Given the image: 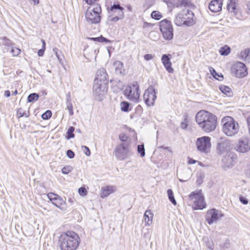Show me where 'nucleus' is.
<instances>
[{"label": "nucleus", "instance_id": "f257e3e1", "mask_svg": "<svg viewBox=\"0 0 250 250\" xmlns=\"http://www.w3.org/2000/svg\"><path fill=\"white\" fill-rule=\"evenodd\" d=\"M80 242L79 236L73 231L62 233L59 239L60 247L62 250H76Z\"/></svg>", "mask_w": 250, "mask_h": 250}, {"label": "nucleus", "instance_id": "f03ea898", "mask_svg": "<svg viewBox=\"0 0 250 250\" xmlns=\"http://www.w3.org/2000/svg\"><path fill=\"white\" fill-rule=\"evenodd\" d=\"M197 123L201 125H216L217 117L212 113L205 111L201 110L196 115Z\"/></svg>", "mask_w": 250, "mask_h": 250}, {"label": "nucleus", "instance_id": "7ed1b4c3", "mask_svg": "<svg viewBox=\"0 0 250 250\" xmlns=\"http://www.w3.org/2000/svg\"><path fill=\"white\" fill-rule=\"evenodd\" d=\"M101 11V6L99 4L95 5L93 8L88 7L85 15L86 21L91 24L100 22Z\"/></svg>", "mask_w": 250, "mask_h": 250}, {"label": "nucleus", "instance_id": "20e7f679", "mask_svg": "<svg viewBox=\"0 0 250 250\" xmlns=\"http://www.w3.org/2000/svg\"><path fill=\"white\" fill-rule=\"evenodd\" d=\"M130 146V145L126 144H120L117 145L114 152L117 159L123 161L127 158L131 154Z\"/></svg>", "mask_w": 250, "mask_h": 250}, {"label": "nucleus", "instance_id": "39448f33", "mask_svg": "<svg viewBox=\"0 0 250 250\" xmlns=\"http://www.w3.org/2000/svg\"><path fill=\"white\" fill-rule=\"evenodd\" d=\"M160 29L164 38L166 40H171L173 38V29L171 22L164 20L160 22Z\"/></svg>", "mask_w": 250, "mask_h": 250}, {"label": "nucleus", "instance_id": "423d86ee", "mask_svg": "<svg viewBox=\"0 0 250 250\" xmlns=\"http://www.w3.org/2000/svg\"><path fill=\"white\" fill-rule=\"evenodd\" d=\"M189 199L193 203L194 209H202L206 208V203L201 190L197 192H192L189 195Z\"/></svg>", "mask_w": 250, "mask_h": 250}, {"label": "nucleus", "instance_id": "0eeeda50", "mask_svg": "<svg viewBox=\"0 0 250 250\" xmlns=\"http://www.w3.org/2000/svg\"><path fill=\"white\" fill-rule=\"evenodd\" d=\"M125 95L130 101H137L140 97L139 85L137 82H133L124 90Z\"/></svg>", "mask_w": 250, "mask_h": 250}, {"label": "nucleus", "instance_id": "6e6552de", "mask_svg": "<svg viewBox=\"0 0 250 250\" xmlns=\"http://www.w3.org/2000/svg\"><path fill=\"white\" fill-rule=\"evenodd\" d=\"M197 150L201 153H208L211 147L210 138L208 136L198 138L196 142Z\"/></svg>", "mask_w": 250, "mask_h": 250}, {"label": "nucleus", "instance_id": "1a4fd4ad", "mask_svg": "<svg viewBox=\"0 0 250 250\" xmlns=\"http://www.w3.org/2000/svg\"><path fill=\"white\" fill-rule=\"evenodd\" d=\"M107 88V84H105L104 83L94 82L93 92L96 99L99 101L102 100L106 94Z\"/></svg>", "mask_w": 250, "mask_h": 250}, {"label": "nucleus", "instance_id": "9d476101", "mask_svg": "<svg viewBox=\"0 0 250 250\" xmlns=\"http://www.w3.org/2000/svg\"><path fill=\"white\" fill-rule=\"evenodd\" d=\"M47 197L51 201L52 203L56 207L59 208L62 210H66V203L62 197L53 192L48 193Z\"/></svg>", "mask_w": 250, "mask_h": 250}, {"label": "nucleus", "instance_id": "9b49d317", "mask_svg": "<svg viewBox=\"0 0 250 250\" xmlns=\"http://www.w3.org/2000/svg\"><path fill=\"white\" fill-rule=\"evenodd\" d=\"M156 91L152 86H150L144 94V100L147 106H153L156 99Z\"/></svg>", "mask_w": 250, "mask_h": 250}, {"label": "nucleus", "instance_id": "f8f14e48", "mask_svg": "<svg viewBox=\"0 0 250 250\" xmlns=\"http://www.w3.org/2000/svg\"><path fill=\"white\" fill-rule=\"evenodd\" d=\"M231 70L232 72L236 77H244L247 74L245 65L240 62H237L235 63L232 66Z\"/></svg>", "mask_w": 250, "mask_h": 250}, {"label": "nucleus", "instance_id": "ddd939ff", "mask_svg": "<svg viewBox=\"0 0 250 250\" xmlns=\"http://www.w3.org/2000/svg\"><path fill=\"white\" fill-rule=\"evenodd\" d=\"M236 156L234 153L227 152L222 160V167L226 170V168H230L234 165V160Z\"/></svg>", "mask_w": 250, "mask_h": 250}, {"label": "nucleus", "instance_id": "4468645a", "mask_svg": "<svg viewBox=\"0 0 250 250\" xmlns=\"http://www.w3.org/2000/svg\"><path fill=\"white\" fill-rule=\"evenodd\" d=\"M236 149L241 153H245L250 150V142L247 138H243L239 140Z\"/></svg>", "mask_w": 250, "mask_h": 250}, {"label": "nucleus", "instance_id": "2eb2a0df", "mask_svg": "<svg viewBox=\"0 0 250 250\" xmlns=\"http://www.w3.org/2000/svg\"><path fill=\"white\" fill-rule=\"evenodd\" d=\"M219 218V211L214 208L208 210L206 216V221L209 225L216 221Z\"/></svg>", "mask_w": 250, "mask_h": 250}, {"label": "nucleus", "instance_id": "dca6fc26", "mask_svg": "<svg viewBox=\"0 0 250 250\" xmlns=\"http://www.w3.org/2000/svg\"><path fill=\"white\" fill-rule=\"evenodd\" d=\"M107 77L106 70L103 68H100L96 72L94 82L104 83L105 84H107Z\"/></svg>", "mask_w": 250, "mask_h": 250}, {"label": "nucleus", "instance_id": "f3484780", "mask_svg": "<svg viewBox=\"0 0 250 250\" xmlns=\"http://www.w3.org/2000/svg\"><path fill=\"white\" fill-rule=\"evenodd\" d=\"M123 10L124 8L121 7L120 4H113L111 7V11L114 13H116V10H118V16H116L112 18L110 21L116 22L122 19L124 15V13L123 12Z\"/></svg>", "mask_w": 250, "mask_h": 250}, {"label": "nucleus", "instance_id": "a211bd4d", "mask_svg": "<svg viewBox=\"0 0 250 250\" xmlns=\"http://www.w3.org/2000/svg\"><path fill=\"white\" fill-rule=\"evenodd\" d=\"M223 132L228 136H232L238 133L239 126H223Z\"/></svg>", "mask_w": 250, "mask_h": 250}, {"label": "nucleus", "instance_id": "6ab92c4d", "mask_svg": "<svg viewBox=\"0 0 250 250\" xmlns=\"http://www.w3.org/2000/svg\"><path fill=\"white\" fill-rule=\"evenodd\" d=\"M170 54H164L162 57V62L167 70L169 73L173 72V69L171 67V62H170Z\"/></svg>", "mask_w": 250, "mask_h": 250}, {"label": "nucleus", "instance_id": "aec40b11", "mask_svg": "<svg viewBox=\"0 0 250 250\" xmlns=\"http://www.w3.org/2000/svg\"><path fill=\"white\" fill-rule=\"evenodd\" d=\"M223 2L218 0H212L209 4V10L213 12H217L221 10Z\"/></svg>", "mask_w": 250, "mask_h": 250}, {"label": "nucleus", "instance_id": "412c9836", "mask_svg": "<svg viewBox=\"0 0 250 250\" xmlns=\"http://www.w3.org/2000/svg\"><path fill=\"white\" fill-rule=\"evenodd\" d=\"M187 12L188 11L184 9L177 15L174 20V22L176 25L177 26H181L183 24L186 25L185 15Z\"/></svg>", "mask_w": 250, "mask_h": 250}, {"label": "nucleus", "instance_id": "4be33fe9", "mask_svg": "<svg viewBox=\"0 0 250 250\" xmlns=\"http://www.w3.org/2000/svg\"><path fill=\"white\" fill-rule=\"evenodd\" d=\"M116 190V188L114 186H107L103 187L101 188V197L104 198L107 197L110 194L114 192Z\"/></svg>", "mask_w": 250, "mask_h": 250}, {"label": "nucleus", "instance_id": "5701e85b", "mask_svg": "<svg viewBox=\"0 0 250 250\" xmlns=\"http://www.w3.org/2000/svg\"><path fill=\"white\" fill-rule=\"evenodd\" d=\"M188 11L186 13L185 15V20L186 22V25L187 26H192L195 23V21L194 19V15L193 13L189 10L188 9H185Z\"/></svg>", "mask_w": 250, "mask_h": 250}, {"label": "nucleus", "instance_id": "b1692460", "mask_svg": "<svg viewBox=\"0 0 250 250\" xmlns=\"http://www.w3.org/2000/svg\"><path fill=\"white\" fill-rule=\"evenodd\" d=\"M113 65L117 74L123 75L125 74V69L122 62L117 61L114 62Z\"/></svg>", "mask_w": 250, "mask_h": 250}, {"label": "nucleus", "instance_id": "393cba45", "mask_svg": "<svg viewBox=\"0 0 250 250\" xmlns=\"http://www.w3.org/2000/svg\"><path fill=\"white\" fill-rule=\"evenodd\" d=\"M153 214L150 210H146L144 215V221L146 225H150L152 223Z\"/></svg>", "mask_w": 250, "mask_h": 250}, {"label": "nucleus", "instance_id": "a878e982", "mask_svg": "<svg viewBox=\"0 0 250 250\" xmlns=\"http://www.w3.org/2000/svg\"><path fill=\"white\" fill-rule=\"evenodd\" d=\"M227 149L228 147L227 142L221 141L218 143L217 149L220 154L227 151Z\"/></svg>", "mask_w": 250, "mask_h": 250}, {"label": "nucleus", "instance_id": "bb28decb", "mask_svg": "<svg viewBox=\"0 0 250 250\" xmlns=\"http://www.w3.org/2000/svg\"><path fill=\"white\" fill-rule=\"evenodd\" d=\"M222 125H235V121L230 116H226L222 119Z\"/></svg>", "mask_w": 250, "mask_h": 250}, {"label": "nucleus", "instance_id": "cd10ccee", "mask_svg": "<svg viewBox=\"0 0 250 250\" xmlns=\"http://www.w3.org/2000/svg\"><path fill=\"white\" fill-rule=\"evenodd\" d=\"M219 88L223 93L228 96H231L232 94V91L229 86L221 85L219 86Z\"/></svg>", "mask_w": 250, "mask_h": 250}, {"label": "nucleus", "instance_id": "c85d7f7f", "mask_svg": "<svg viewBox=\"0 0 250 250\" xmlns=\"http://www.w3.org/2000/svg\"><path fill=\"white\" fill-rule=\"evenodd\" d=\"M121 109L122 111L127 112L131 110L130 104L126 101L122 102L120 104Z\"/></svg>", "mask_w": 250, "mask_h": 250}, {"label": "nucleus", "instance_id": "c756f323", "mask_svg": "<svg viewBox=\"0 0 250 250\" xmlns=\"http://www.w3.org/2000/svg\"><path fill=\"white\" fill-rule=\"evenodd\" d=\"M119 139L122 142L121 144H126L131 146V141L128 137L124 133H121Z\"/></svg>", "mask_w": 250, "mask_h": 250}, {"label": "nucleus", "instance_id": "7c9ffc66", "mask_svg": "<svg viewBox=\"0 0 250 250\" xmlns=\"http://www.w3.org/2000/svg\"><path fill=\"white\" fill-rule=\"evenodd\" d=\"M204 178L205 174L203 172L200 171L197 173L196 184L197 185L200 186L203 183Z\"/></svg>", "mask_w": 250, "mask_h": 250}, {"label": "nucleus", "instance_id": "2f4dec72", "mask_svg": "<svg viewBox=\"0 0 250 250\" xmlns=\"http://www.w3.org/2000/svg\"><path fill=\"white\" fill-rule=\"evenodd\" d=\"M230 51V48L228 45L221 47L219 50L220 54L222 56H227Z\"/></svg>", "mask_w": 250, "mask_h": 250}, {"label": "nucleus", "instance_id": "473e14b6", "mask_svg": "<svg viewBox=\"0 0 250 250\" xmlns=\"http://www.w3.org/2000/svg\"><path fill=\"white\" fill-rule=\"evenodd\" d=\"M209 71L212 76L216 79L218 80L219 81H221L223 79V76L221 74H218L215 69L212 67L209 68Z\"/></svg>", "mask_w": 250, "mask_h": 250}, {"label": "nucleus", "instance_id": "72a5a7b5", "mask_svg": "<svg viewBox=\"0 0 250 250\" xmlns=\"http://www.w3.org/2000/svg\"><path fill=\"white\" fill-rule=\"evenodd\" d=\"M167 194L168 195V199H169V201L171 202V203L173 205H176L177 204V202H176V200L174 198V197L173 195V193L172 189H168L167 190Z\"/></svg>", "mask_w": 250, "mask_h": 250}, {"label": "nucleus", "instance_id": "f704fd0d", "mask_svg": "<svg viewBox=\"0 0 250 250\" xmlns=\"http://www.w3.org/2000/svg\"><path fill=\"white\" fill-rule=\"evenodd\" d=\"M75 130V128L73 126H70V127L68 128L67 132L66 138L67 140H69L71 138H73L74 137V131Z\"/></svg>", "mask_w": 250, "mask_h": 250}, {"label": "nucleus", "instance_id": "c9c22d12", "mask_svg": "<svg viewBox=\"0 0 250 250\" xmlns=\"http://www.w3.org/2000/svg\"><path fill=\"white\" fill-rule=\"evenodd\" d=\"M250 57V49L247 48L241 52L240 58L242 60L247 59Z\"/></svg>", "mask_w": 250, "mask_h": 250}, {"label": "nucleus", "instance_id": "e433bc0d", "mask_svg": "<svg viewBox=\"0 0 250 250\" xmlns=\"http://www.w3.org/2000/svg\"><path fill=\"white\" fill-rule=\"evenodd\" d=\"M227 9L229 12H234L235 10V3L234 0H229L227 5Z\"/></svg>", "mask_w": 250, "mask_h": 250}, {"label": "nucleus", "instance_id": "4c0bfd02", "mask_svg": "<svg viewBox=\"0 0 250 250\" xmlns=\"http://www.w3.org/2000/svg\"><path fill=\"white\" fill-rule=\"evenodd\" d=\"M137 151L141 157L145 156V149L144 144L139 145L137 146Z\"/></svg>", "mask_w": 250, "mask_h": 250}, {"label": "nucleus", "instance_id": "58836bf2", "mask_svg": "<svg viewBox=\"0 0 250 250\" xmlns=\"http://www.w3.org/2000/svg\"><path fill=\"white\" fill-rule=\"evenodd\" d=\"M39 95L37 93H34L30 94L27 98V101L28 102H33L35 101H37L39 99Z\"/></svg>", "mask_w": 250, "mask_h": 250}, {"label": "nucleus", "instance_id": "ea45409f", "mask_svg": "<svg viewBox=\"0 0 250 250\" xmlns=\"http://www.w3.org/2000/svg\"><path fill=\"white\" fill-rule=\"evenodd\" d=\"M2 40H3L2 44L4 45L7 47L6 49L7 50L9 49L10 48L13 46V44H12L11 42L8 39H7L6 37H3L2 38Z\"/></svg>", "mask_w": 250, "mask_h": 250}, {"label": "nucleus", "instance_id": "a19ab883", "mask_svg": "<svg viewBox=\"0 0 250 250\" xmlns=\"http://www.w3.org/2000/svg\"><path fill=\"white\" fill-rule=\"evenodd\" d=\"M17 116L19 117H22L25 116L27 117L29 116V112L26 113L25 111L22 108H20L17 111Z\"/></svg>", "mask_w": 250, "mask_h": 250}, {"label": "nucleus", "instance_id": "79ce46f5", "mask_svg": "<svg viewBox=\"0 0 250 250\" xmlns=\"http://www.w3.org/2000/svg\"><path fill=\"white\" fill-rule=\"evenodd\" d=\"M151 16L153 19L156 20H160L162 17L160 12L156 11H154L152 12Z\"/></svg>", "mask_w": 250, "mask_h": 250}, {"label": "nucleus", "instance_id": "37998d69", "mask_svg": "<svg viewBox=\"0 0 250 250\" xmlns=\"http://www.w3.org/2000/svg\"><path fill=\"white\" fill-rule=\"evenodd\" d=\"M73 167L69 165L64 166L62 169V173L64 174H67L72 171Z\"/></svg>", "mask_w": 250, "mask_h": 250}, {"label": "nucleus", "instance_id": "c03bdc74", "mask_svg": "<svg viewBox=\"0 0 250 250\" xmlns=\"http://www.w3.org/2000/svg\"><path fill=\"white\" fill-rule=\"evenodd\" d=\"M66 108L68 111L69 115L72 116L73 115V105L71 102H66Z\"/></svg>", "mask_w": 250, "mask_h": 250}, {"label": "nucleus", "instance_id": "a18cd8bd", "mask_svg": "<svg viewBox=\"0 0 250 250\" xmlns=\"http://www.w3.org/2000/svg\"><path fill=\"white\" fill-rule=\"evenodd\" d=\"M216 126H202V129L206 132H209L215 130Z\"/></svg>", "mask_w": 250, "mask_h": 250}, {"label": "nucleus", "instance_id": "49530a36", "mask_svg": "<svg viewBox=\"0 0 250 250\" xmlns=\"http://www.w3.org/2000/svg\"><path fill=\"white\" fill-rule=\"evenodd\" d=\"M11 48V52L13 56H17L20 53L21 50L19 48L14 47L13 46Z\"/></svg>", "mask_w": 250, "mask_h": 250}, {"label": "nucleus", "instance_id": "de8ad7c7", "mask_svg": "<svg viewBox=\"0 0 250 250\" xmlns=\"http://www.w3.org/2000/svg\"><path fill=\"white\" fill-rule=\"evenodd\" d=\"M52 115V113L50 110H47L44 113H43L42 115V117L44 120H47L49 119Z\"/></svg>", "mask_w": 250, "mask_h": 250}, {"label": "nucleus", "instance_id": "09e8293b", "mask_svg": "<svg viewBox=\"0 0 250 250\" xmlns=\"http://www.w3.org/2000/svg\"><path fill=\"white\" fill-rule=\"evenodd\" d=\"M239 199L240 202L244 205H247L249 203L248 199L244 196L240 195Z\"/></svg>", "mask_w": 250, "mask_h": 250}, {"label": "nucleus", "instance_id": "8fccbe9b", "mask_svg": "<svg viewBox=\"0 0 250 250\" xmlns=\"http://www.w3.org/2000/svg\"><path fill=\"white\" fill-rule=\"evenodd\" d=\"M97 42H110V41H109V40L107 39L106 38L101 36L99 37H97Z\"/></svg>", "mask_w": 250, "mask_h": 250}, {"label": "nucleus", "instance_id": "3c124183", "mask_svg": "<svg viewBox=\"0 0 250 250\" xmlns=\"http://www.w3.org/2000/svg\"><path fill=\"white\" fill-rule=\"evenodd\" d=\"M67 156L70 158L72 159L75 157V153L71 150H68L66 151Z\"/></svg>", "mask_w": 250, "mask_h": 250}, {"label": "nucleus", "instance_id": "603ef678", "mask_svg": "<svg viewBox=\"0 0 250 250\" xmlns=\"http://www.w3.org/2000/svg\"><path fill=\"white\" fill-rule=\"evenodd\" d=\"M79 192L80 195H85L87 193V191L84 188L81 187L79 188Z\"/></svg>", "mask_w": 250, "mask_h": 250}, {"label": "nucleus", "instance_id": "864d4df0", "mask_svg": "<svg viewBox=\"0 0 250 250\" xmlns=\"http://www.w3.org/2000/svg\"><path fill=\"white\" fill-rule=\"evenodd\" d=\"M154 55L152 54H147L144 56V59L146 61H149L154 58Z\"/></svg>", "mask_w": 250, "mask_h": 250}, {"label": "nucleus", "instance_id": "5fc2aeb1", "mask_svg": "<svg viewBox=\"0 0 250 250\" xmlns=\"http://www.w3.org/2000/svg\"><path fill=\"white\" fill-rule=\"evenodd\" d=\"M82 148H84L86 150V151L84 152V153L86 156H89L90 155L91 152L89 148L87 146H83Z\"/></svg>", "mask_w": 250, "mask_h": 250}, {"label": "nucleus", "instance_id": "6e6d98bb", "mask_svg": "<svg viewBox=\"0 0 250 250\" xmlns=\"http://www.w3.org/2000/svg\"><path fill=\"white\" fill-rule=\"evenodd\" d=\"M44 50H45V49L43 48H42V49H40L38 52V55L39 56H42L44 54Z\"/></svg>", "mask_w": 250, "mask_h": 250}, {"label": "nucleus", "instance_id": "4d7b16f0", "mask_svg": "<svg viewBox=\"0 0 250 250\" xmlns=\"http://www.w3.org/2000/svg\"><path fill=\"white\" fill-rule=\"evenodd\" d=\"M207 247L208 249H209V250H213V249H214V246H213V244L211 243H208V244H207Z\"/></svg>", "mask_w": 250, "mask_h": 250}, {"label": "nucleus", "instance_id": "13d9d810", "mask_svg": "<svg viewBox=\"0 0 250 250\" xmlns=\"http://www.w3.org/2000/svg\"><path fill=\"white\" fill-rule=\"evenodd\" d=\"M196 161L192 159V158H189L188 163L189 164H194L196 163Z\"/></svg>", "mask_w": 250, "mask_h": 250}, {"label": "nucleus", "instance_id": "bf43d9fd", "mask_svg": "<svg viewBox=\"0 0 250 250\" xmlns=\"http://www.w3.org/2000/svg\"><path fill=\"white\" fill-rule=\"evenodd\" d=\"M66 102H71V96L69 92L66 95Z\"/></svg>", "mask_w": 250, "mask_h": 250}, {"label": "nucleus", "instance_id": "052dcab7", "mask_svg": "<svg viewBox=\"0 0 250 250\" xmlns=\"http://www.w3.org/2000/svg\"><path fill=\"white\" fill-rule=\"evenodd\" d=\"M4 96L6 97H9L10 96V92L9 90H6L4 91Z\"/></svg>", "mask_w": 250, "mask_h": 250}, {"label": "nucleus", "instance_id": "680f3d73", "mask_svg": "<svg viewBox=\"0 0 250 250\" xmlns=\"http://www.w3.org/2000/svg\"><path fill=\"white\" fill-rule=\"evenodd\" d=\"M57 51H58L57 48H55L53 49V52L55 53L56 56L57 57V58L58 59V60H59L60 59L59 56Z\"/></svg>", "mask_w": 250, "mask_h": 250}, {"label": "nucleus", "instance_id": "e2e57ef3", "mask_svg": "<svg viewBox=\"0 0 250 250\" xmlns=\"http://www.w3.org/2000/svg\"><path fill=\"white\" fill-rule=\"evenodd\" d=\"M247 175L248 176V177L249 178H250V167L246 170V172Z\"/></svg>", "mask_w": 250, "mask_h": 250}, {"label": "nucleus", "instance_id": "0e129e2a", "mask_svg": "<svg viewBox=\"0 0 250 250\" xmlns=\"http://www.w3.org/2000/svg\"><path fill=\"white\" fill-rule=\"evenodd\" d=\"M34 5H37L39 3V0H31Z\"/></svg>", "mask_w": 250, "mask_h": 250}, {"label": "nucleus", "instance_id": "69168bd1", "mask_svg": "<svg viewBox=\"0 0 250 250\" xmlns=\"http://www.w3.org/2000/svg\"><path fill=\"white\" fill-rule=\"evenodd\" d=\"M42 48L45 49V42L44 40H42Z\"/></svg>", "mask_w": 250, "mask_h": 250}, {"label": "nucleus", "instance_id": "338daca9", "mask_svg": "<svg viewBox=\"0 0 250 250\" xmlns=\"http://www.w3.org/2000/svg\"><path fill=\"white\" fill-rule=\"evenodd\" d=\"M247 7H248V9L250 10V0L248 2H247Z\"/></svg>", "mask_w": 250, "mask_h": 250}, {"label": "nucleus", "instance_id": "774afa93", "mask_svg": "<svg viewBox=\"0 0 250 250\" xmlns=\"http://www.w3.org/2000/svg\"><path fill=\"white\" fill-rule=\"evenodd\" d=\"M247 122H248V125H250V116L248 117V118L247 119Z\"/></svg>", "mask_w": 250, "mask_h": 250}]
</instances>
